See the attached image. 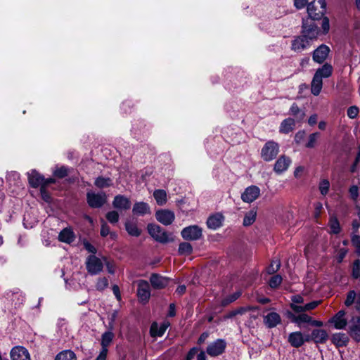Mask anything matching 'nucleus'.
<instances>
[{
  "instance_id": "nucleus-1",
  "label": "nucleus",
  "mask_w": 360,
  "mask_h": 360,
  "mask_svg": "<svg viewBox=\"0 0 360 360\" xmlns=\"http://www.w3.org/2000/svg\"><path fill=\"white\" fill-rule=\"evenodd\" d=\"M147 228L151 237L160 243H167L173 240L167 232L158 225L148 224Z\"/></svg>"
},
{
  "instance_id": "nucleus-2",
  "label": "nucleus",
  "mask_w": 360,
  "mask_h": 360,
  "mask_svg": "<svg viewBox=\"0 0 360 360\" xmlns=\"http://www.w3.org/2000/svg\"><path fill=\"white\" fill-rule=\"evenodd\" d=\"M86 268L91 275H97L100 274L103 269L104 260L94 255H91L86 259Z\"/></svg>"
},
{
  "instance_id": "nucleus-3",
  "label": "nucleus",
  "mask_w": 360,
  "mask_h": 360,
  "mask_svg": "<svg viewBox=\"0 0 360 360\" xmlns=\"http://www.w3.org/2000/svg\"><path fill=\"white\" fill-rule=\"evenodd\" d=\"M279 153V145L274 141H267L261 150V158L266 162L273 160Z\"/></svg>"
},
{
  "instance_id": "nucleus-4",
  "label": "nucleus",
  "mask_w": 360,
  "mask_h": 360,
  "mask_svg": "<svg viewBox=\"0 0 360 360\" xmlns=\"http://www.w3.org/2000/svg\"><path fill=\"white\" fill-rule=\"evenodd\" d=\"M181 235L186 240H197L202 237V231L198 226L193 225L183 229Z\"/></svg>"
},
{
  "instance_id": "nucleus-5",
  "label": "nucleus",
  "mask_w": 360,
  "mask_h": 360,
  "mask_svg": "<svg viewBox=\"0 0 360 360\" xmlns=\"http://www.w3.org/2000/svg\"><path fill=\"white\" fill-rule=\"evenodd\" d=\"M86 200L88 205L91 207L99 208L106 202L107 196L105 193H95L94 192H88Z\"/></svg>"
},
{
  "instance_id": "nucleus-6",
  "label": "nucleus",
  "mask_w": 360,
  "mask_h": 360,
  "mask_svg": "<svg viewBox=\"0 0 360 360\" xmlns=\"http://www.w3.org/2000/svg\"><path fill=\"white\" fill-rule=\"evenodd\" d=\"M226 347V341L223 339H217L207 346L206 352L210 356H217L224 353Z\"/></svg>"
},
{
  "instance_id": "nucleus-7",
  "label": "nucleus",
  "mask_w": 360,
  "mask_h": 360,
  "mask_svg": "<svg viewBox=\"0 0 360 360\" xmlns=\"http://www.w3.org/2000/svg\"><path fill=\"white\" fill-rule=\"evenodd\" d=\"M328 323L333 325L337 330L345 329L349 326V322L346 318V312L344 310L339 311L329 321Z\"/></svg>"
},
{
  "instance_id": "nucleus-8",
  "label": "nucleus",
  "mask_w": 360,
  "mask_h": 360,
  "mask_svg": "<svg viewBox=\"0 0 360 360\" xmlns=\"http://www.w3.org/2000/svg\"><path fill=\"white\" fill-rule=\"evenodd\" d=\"M137 296L142 302H147L150 297V290L149 283L145 280L138 281Z\"/></svg>"
},
{
  "instance_id": "nucleus-9",
  "label": "nucleus",
  "mask_w": 360,
  "mask_h": 360,
  "mask_svg": "<svg viewBox=\"0 0 360 360\" xmlns=\"http://www.w3.org/2000/svg\"><path fill=\"white\" fill-rule=\"evenodd\" d=\"M260 195V189L257 186L247 187L241 194V199L244 202L251 203Z\"/></svg>"
},
{
  "instance_id": "nucleus-10",
  "label": "nucleus",
  "mask_w": 360,
  "mask_h": 360,
  "mask_svg": "<svg viewBox=\"0 0 360 360\" xmlns=\"http://www.w3.org/2000/svg\"><path fill=\"white\" fill-rule=\"evenodd\" d=\"M302 29V36L305 39H307L310 44L311 41L315 40L317 38L319 33L318 27L314 22L309 25L307 22H304Z\"/></svg>"
},
{
  "instance_id": "nucleus-11",
  "label": "nucleus",
  "mask_w": 360,
  "mask_h": 360,
  "mask_svg": "<svg viewBox=\"0 0 360 360\" xmlns=\"http://www.w3.org/2000/svg\"><path fill=\"white\" fill-rule=\"evenodd\" d=\"M348 333L356 341L360 340V315L351 318L349 321Z\"/></svg>"
},
{
  "instance_id": "nucleus-12",
  "label": "nucleus",
  "mask_w": 360,
  "mask_h": 360,
  "mask_svg": "<svg viewBox=\"0 0 360 360\" xmlns=\"http://www.w3.org/2000/svg\"><path fill=\"white\" fill-rule=\"evenodd\" d=\"M155 217L159 222L165 226L171 224L175 218L174 213L169 210H160L157 211Z\"/></svg>"
},
{
  "instance_id": "nucleus-13",
  "label": "nucleus",
  "mask_w": 360,
  "mask_h": 360,
  "mask_svg": "<svg viewBox=\"0 0 360 360\" xmlns=\"http://www.w3.org/2000/svg\"><path fill=\"white\" fill-rule=\"evenodd\" d=\"M317 4L320 5V9L317 13H314V2H311L307 6V13L312 20L321 19L326 11V3L325 0H318Z\"/></svg>"
},
{
  "instance_id": "nucleus-14",
  "label": "nucleus",
  "mask_w": 360,
  "mask_h": 360,
  "mask_svg": "<svg viewBox=\"0 0 360 360\" xmlns=\"http://www.w3.org/2000/svg\"><path fill=\"white\" fill-rule=\"evenodd\" d=\"M330 52V48L325 45L321 44L313 52V60L317 63H322L328 57Z\"/></svg>"
},
{
  "instance_id": "nucleus-15",
  "label": "nucleus",
  "mask_w": 360,
  "mask_h": 360,
  "mask_svg": "<svg viewBox=\"0 0 360 360\" xmlns=\"http://www.w3.org/2000/svg\"><path fill=\"white\" fill-rule=\"evenodd\" d=\"M291 164V160L289 157L281 155L276 161L274 167V171L278 174H282L285 172Z\"/></svg>"
},
{
  "instance_id": "nucleus-16",
  "label": "nucleus",
  "mask_w": 360,
  "mask_h": 360,
  "mask_svg": "<svg viewBox=\"0 0 360 360\" xmlns=\"http://www.w3.org/2000/svg\"><path fill=\"white\" fill-rule=\"evenodd\" d=\"M7 181L10 186L12 193H15L18 190L20 191L21 179L20 174L16 172H11L7 175Z\"/></svg>"
},
{
  "instance_id": "nucleus-17",
  "label": "nucleus",
  "mask_w": 360,
  "mask_h": 360,
  "mask_svg": "<svg viewBox=\"0 0 360 360\" xmlns=\"http://www.w3.org/2000/svg\"><path fill=\"white\" fill-rule=\"evenodd\" d=\"M309 340V338L307 337L304 338L303 334L301 332H293L290 333L288 336V342L294 347H301L305 342Z\"/></svg>"
},
{
  "instance_id": "nucleus-18",
  "label": "nucleus",
  "mask_w": 360,
  "mask_h": 360,
  "mask_svg": "<svg viewBox=\"0 0 360 360\" xmlns=\"http://www.w3.org/2000/svg\"><path fill=\"white\" fill-rule=\"evenodd\" d=\"M169 326V322L166 321L160 325H158L156 322L153 323L150 329V335L152 337H162Z\"/></svg>"
},
{
  "instance_id": "nucleus-19",
  "label": "nucleus",
  "mask_w": 360,
  "mask_h": 360,
  "mask_svg": "<svg viewBox=\"0 0 360 360\" xmlns=\"http://www.w3.org/2000/svg\"><path fill=\"white\" fill-rule=\"evenodd\" d=\"M308 338L316 344H323L328 340V334L323 329H314Z\"/></svg>"
},
{
  "instance_id": "nucleus-20",
  "label": "nucleus",
  "mask_w": 360,
  "mask_h": 360,
  "mask_svg": "<svg viewBox=\"0 0 360 360\" xmlns=\"http://www.w3.org/2000/svg\"><path fill=\"white\" fill-rule=\"evenodd\" d=\"M112 205L118 210H127L130 208L131 202L128 198L122 195H117L114 198Z\"/></svg>"
},
{
  "instance_id": "nucleus-21",
  "label": "nucleus",
  "mask_w": 360,
  "mask_h": 360,
  "mask_svg": "<svg viewBox=\"0 0 360 360\" xmlns=\"http://www.w3.org/2000/svg\"><path fill=\"white\" fill-rule=\"evenodd\" d=\"M150 282L154 288L161 289L167 285L168 279L166 277L159 274H153L150 276Z\"/></svg>"
},
{
  "instance_id": "nucleus-22",
  "label": "nucleus",
  "mask_w": 360,
  "mask_h": 360,
  "mask_svg": "<svg viewBox=\"0 0 360 360\" xmlns=\"http://www.w3.org/2000/svg\"><path fill=\"white\" fill-rule=\"evenodd\" d=\"M309 41L302 35L295 39L292 42V49L300 52L310 46Z\"/></svg>"
},
{
  "instance_id": "nucleus-23",
  "label": "nucleus",
  "mask_w": 360,
  "mask_h": 360,
  "mask_svg": "<svg viewBox=\"0 0 360 360\" xmlns=\"http://www.w3.org/2000/svg\"><path fill=\"white\" fill-rule=\"evenodd\" d=\"M132 212L135 215H145L150 213V206L144 202H136L133 207Z\"/></svg>"
},
{
  "instance_id": "nucleus-24",
  "label": "nucleus",
  "mask_w": 360,
  "mask_h": 360,
  "mask_svg": "<svg viewBox=\"0 0 360 360\" xmlns=\"http://www.w3.org/2000/svg\"><path fill=\"white\" fill-rule=\"evenodd\" d=\"M295 127V120L288 117L282 121L280 125L279 131L283 134H288L292 131Z\"/></svg>"
},
{
  "instance_id": "nucleus-25",
  "label": "nucleus",
  "mask_w": 360,
  "mask_h": 360,
  "mask_svg": "<svg viewBox=\"0 0 360 360\" xmlns=\"http://www.w3.org/2000/svg\"><path fill=\"white\" fill-rule=\"evenodd\" d=\"M75 236L72 231L71 229L65 228L63 230H62L58 236V239L60 241L66 243H71L75 240Z\"/></svg>"
},
{
  "instance_id": "nucleus-26",
  "label": "nucleus",
  "mask_w": 360,
  "mask_h": 360,
  "mask_svg": "<svg viewBox=\"0 0 360 360\" xmlns=\"http://www.w3.org/2000/svg\"><path fill=\"white\" fill-rule=\"evenodd\" d=\"M281 322V317L276 312H271L264 316V323L269 328H274Z\"/></svg>"
},
{
  "instance_id": "nucleus-27",
  "label": "nucleus",
  "mask_w": 360,
  "mask_h": 360,
  "mask_svg": "<svg viewBox=\"0 0 360 360\" xmlns=\"http://www.w3.org/2000/svg\"><path fill=\"white\" fill-rule=\"evenodd\" d=\"M223 219V216L219 214L211 216L207 221V226L211 229L215 230L222 225Z\"/></svg>"
},
{
  "instance_id": "nucleus-28",
  "label": "nucleus",
  "mask_w": 360,
  "mask_h": 360,
  "mask_svg": "<svg viewBox=\"0 0 360 360\" xmlns=\"http://www.w3.org/2000/svg\"><path fill=\"white\" fill-rule=\"evenodd\" d=\"M348 337L345 333H338L333 335L331 338L332 342L336 347H343L348 342Z\"/></svg>"
},
{
  "instance_id": "nucleus-29",
  "label": "nucleus",
  "mask_w": 360,
  "mask_h": 360,
  "mask_svg": "<svg viewBox=\"0 0 360 360\" xmlns=\"http://www.w3.org/2000/svg\"><path fill=\"white\" fill-rule=\"evenodd\" d=\"M323 86L322 79L318 75H314L311 83V92L314 96H318Z\"/></svg>"
},
{
  "instance_id": "nucleus-30",
  "label": "nucleus",
  "mask_w": 360,
  "mask_h": 360,
  "mask_svg": "<svg viewBox=\"0 0 360 360\" xmlns=\"http://www.w3.org/2000/svg\"><path fill=\"white\" fill-rule=\"evenodd\" d=\"M333 72V67L328 63H325L321 68L317 69L315 75H318L321 79L329 77Z\"/></svg>"
},
{
  "instance_id": "nucleus-31",
  "label": "nucleus",
  "mask_w": 360,
  "mask_h": 360,
  "mask_svg": "<svg viewBox=\"0 0 360 360\" xmlns=\"http://www.w3.org/2000/svg\"><path fill=\"white\" fill-rule=\"evenodd\" d=\"M29 183L32 187L41 186L44 182V178L35 171L32 172L31 174H28Z\"/></svg>"
},
{
  "instance_id": "nucleus-32",
  "label": "nucleus",
  "mask_w": 360,
  "mask_h": 360,
  "mask_svg": "<svg viewBox=\"0 0 360 360\" xmlns=\"http://www.w3.org/2000/svg\"><path fill=\"white\" fill-rule=\"evenodd\" d=\"M153 197L158 205L162 206L167 201V194L165 190L157 189L153 192Z\"/></svg>"
},
{
  "instance_id": "nucleus-33",
  "label": "nucleus",
  "mask_w": 360,
  "mask_h": 360,
  "mask_svg": "<svg viewBox=\"0 0 360 360\" xmlns=\"http://www.w3.org/2000/svg\"><path fill=\"white\" fill-rule=\"evenodd\" d=\"M125 229L127 232L131 236L138 237L141 235V231L138 228L137 225L131 221L125 223Z\"/></svg>"
},
{
  "instance_id": "nucleus-34",
  "label": "nucleus",
  "mask_w": 360,
  "mask_h": 360,
  "mask_svg": "<svg viewBox=\"0 0 360 360\" xmlns=\"http://www.w3.org/2000/svg\"><path fill=\"white\" fill-rule=\"evenodd\" d=\"M292 321L298 325L304 323H309L310 322H311V317L307 315V314L301 313L298 315H292Z\"/></svg>"
},
{
  "instance_id": "nucleus-35",
  "label": "nucleus",
  "mask_w": 360,
  "mask_h": 360,
  "mask_svg": "<svg viewBox=\"0 0 360 360\" xmlns=\"http://www.w3.org/2000/svg\"><path fill=\"white\" fill-rule=\"evenodd\" d=\"M55 360H77V357L72 351L64 350L56 355Z\"/></svg>"
},
{
  "instance_id": "nucleus-36",
  "label": "nucleus",
  "mask_w": 360,
  "mask_h": 360,
  "mask_svg": "<svg viewBox=\"0 0 360 360\" xmlns=\"http://www.w3.org/2000/svg\"><path fill=\"white\" fill-rule=\"evenodd\" d=\"M257 217V211L255 210H251L249 212H248L243 219V225L245 226H248L252 225L256 219Z\"/></svg>"
},
{
  "instance_id": "nucleus-37",
  "label": "nucleus",
  "mask_w": 360,
  "mask_h": 360,
  "mask_svg": "<svg viewBox=\"0 0 360 360\" xmlns=\"http://www.w3.org/2000/svg\"><path fill=\"white\" fill-rule=\"evenodd\" d=\"M193 252V247L192 245L187 243V242H183L179 244L178 252L180 255H189Z\"/></svg>"
},
{
  "instance_id": "nucleus-38",
  "label": "nucleus",
  "mask_w": 360,
  "mask_h": 360,
  "mask_svg": "<svg viewBox=\"0 0 360 360\" xmlns=\"http://www.w3.org/2000/svg\"><path fill=\"white\" fill-rule=\"evenodd\" d=\"M10 356L11 360H22V347H13L10 352Z\"/></svg>"
},
{
  "instance_id": "nucleus-39",
  "label": "nucleus",
  "mask_w": 360,
  "mask_h": 360,
  "mask_svg": "<svg viewBox=\"0 0 360 360\" xmlns=\"http://www.w3.org/2000/svg\"><path fill=\"white\" fill-rule=\"evenodd\" d=\"M113 337L114 335L110 331H107L103 334L101 339L102 349H108L107 347L112 342Z\"/></svg>"
},
{
  "instance_id": "nucleus-40",
  "label": "nucleus",
  "mask_w": 360,
  "mask_h": 360,
  "mask_svg": "<svg viewBox=\"0 0 360 360\" xmlns=\"http://www.w3.org/2000/svg\"><path fill=\"white\" fill-rule=\"evenodd\" d=\"M351 275L353 278L358 280L360 283V259L354 261Z\"/></svg>"
},
{
  "instance_id": "nucleus-41",
  "label": "nucleus",
  "mask_w": 360,
  "mask_h": 360,
  "mask_svg": "<svg viewBox=\"0 0 360 360\" xmlns=\"http://www.w3.org/2000/svg\"><path fill=\"white\" fill-rule=\"evenodd\" d=\"M94 184L98 188H103L110 186L112 184V180L110 178L100 176L96 179Z\"/></svg>"
},
{
  "instance_id": "nucleus-42",
  "label": "nucleus",
  "mask_w": 360,
  "mask_h": 360,
  "mask_svg": "<svg viewBox=\"0 0 360 360\" xmlns=\"http://www.w3.org/2000/svg\"><path fill=\"white\" fill-rule=\"evenodd\" d=\"M328 226L330 227V232L333 233L337 234L340 231L339 221L335 217H331L330 219Z\"/></svg>"
},
{
  "instance_id": "nucleus-43",
  "label": "nucleus",
  "mask_w": 360,
  "mask_h": 360,
  "mask_svg": "<svg viewBox=\"0 0 360 360\" xmlns=\"http://www.w3.org/2000/svg\"><path fill=\"white\" fill-rule=\"evenodd\" d=\"M101 235L103 237H105L108 235H110V238L115 239L117 237V235L114 232L110 231V228L108 225L104 221H102V225L101 229Z\"/></svg>"
},
{
  "instance_id": "nucleus-44",
  "label": "nucleus",
  "mask_w": 360,
  "mask_h": 360,
  "mask_svg": "<svg viewBox=\"0 0 360 360\" xmlns=\"http://www.w3.org/2000/svg\"><path fill=\"white\" fill-rule=\"evenodd\" d=\"M320 137V133L314 132L309 136L308 141L306 143V147L313 148L315 147L318 139Z\"/></svg>"
},
{
  "instance_id": "nucleus-45",
  "label": "nucleus",
  "mask_w": 360,
  "mask_h": 360,
  "mask_svg": "<svg viewBox=\"0 0 360 360\" xmlns=\"http://www.w3.org/2000/svg\"><path fill=\"white\" fill-rule=\"evenodd\" d=\"M290 115L293 116L299 115L300 120H302L304 117V112H302L296 103H293L289 110Z\"/></svg>"
},
{
  "instance_id": "nucleus-46",
  "label": "nucleus",
  "mask_w": 360,
  "mask_h": 360,
  "mask_svg": "<svg viewBox=\"0 0 360 360\" xmlns=\"http://www.w3.org/2000/svg\"><path fill=\"white\" fill-rule=\"evenodd\" d=\"M108 280L105 277L98 278L96 283V288L99 291L105 290L108 286Z\"/></svg>"
},
{
  "instance_id": "nucleus-47",
  "label": "nucleus",
  "mask_w": 360,
  "mask_h": 360,
  "mask_svg": "<svg viewBox=\"0 0 360 360\" xmlns=\"http://www.w3.org/2000/svg\"><path fill=\"white\" fill-rule=\"evenodd\" d=\"M356 298V293L355 290H349L347 295V297L345 301V306L350 307L351 305H352L355 302Z\"/></svg>"
},
{
  "instance_id": "nucleus-48",
  "label": "nucleus",
  "mask_w": 360,
  "mask_h": 360,
  "mask_svg": "<svg viewBox=\"0 0 360 360\" xmlns=\"http://www.w3.org/2000/svg\"><path fill=\"white\" fill-rule=\"evenodd\" d=\"M319 191L323 195H326L330 188V182L327 179H323L319 183Z\"/></svg>"
},
{
  "instance_id": "nucleus-49",
  "label": "nucleus",
  "mask_w": 360,
  "mask_h": 360,
  "mask_svg": "<svg viewBox=\"0 0 360 360\" xmlns=\"http://www.w3.org/2000/svg\"><path fill=\"white\" fill-rule=\"evenodd\" d=\"M69 169L65 166H62L60 167L56 168L53 174L58 178H63L66 176L68 174Z\"/></svg>"
},
{
  "instance_id": "nucleus-50",
  "label": "nucleus",
  "mask_w": 360,
  "mask_h": 360,
  "mask_svg": "<svg viewBox=\"0 0 360 360\" xmlns=\"http://www.w3.org/2000/svg\"><path fill=\"white\" fill-rule=\"evenodd\" d=\"M119 214L117 211H110L106 214L107 220L111 224H116L119 221Z\"/></svg>"
},
{
  "instance_id": "nucleus-51",
  "label": "nucleus",
  "mask_w": 360,
  "mask_h": 360,
  "mask_svg": "<svg viewBox=\"0 0 360 360\" xmlns=\"http://www.w3.org/2000/svg\"><path fill=\"white\" fill-rule=\"evenodd\" d=\"M282 280L281 276L277 274L270 278L269 284L271 288H276L281 283Z\"/></svg>"
},
{
  "instance_id": "nucleus-52",
  "label": "nucleus",
  "mask_w": 360,
  "mask_h": 360,
  "mask_svg": "<svg viewBox=\"0 0 360 360\" xmlns=\"http://www.w3.org/2000/svg\"><path fill=\"white\" fill-rule=\"evenodd\" d=\"M359 109L356 105H352L347 109V115L350 119H354L358 116Z\"/></svg>"
},
{
  "instance_id": "nucleus-53",
  "label": "nucleus",
  "mask_w": 360,
  "mask_h": 360,
  "mask_svg": "<svg viewBox=\"0 0 360 360\" xmlns=\"http://www.w3.org/2000/svg\"><path fill=\"white\" fill-rule=\"evenodd\" d=\"M352 243L356 248V254L360 255V236L354 234L352 236Z\"/></svg>"
},
{
  "instance_id": "nucleus-54",
  "label": "nucleus",
  "mask_w": 360,
  "mask_h": 360,
  "mask_svg": "<svg viewBox=\"0 0 360 360\" xmlns=\"http://www.w3.org/2000/svg\"><path fill=\"white\" fill-rule=\"evenodd\" d=\"M281 263L279 261H273L271 265L267 268V273L269 274H273L279 269Z\"/></svg>"
},
{
  "instance_id": "nucleus-55",
  "label": "nucleus",
  "mask_w": 360,
  "mask_h": 360,
  "mask_svg": "<svg viewBox=\"0 0 360 360\" xmlns=\"http://www.w3.org/2000/svg\"><path fill=\"white\" fill-rule=\"evenodd\" d=\"M349 193L350 195V197L354 200H356L358 196H359V188L357 186H352L349 188Z\"/></svg>"
},
{
  "instance_id": "nucleus-56",
  "label": "nucleus",
  "mask_w": 360,
  "mask_h": 360,
  "mask_svg": "<svg viewBox=\"0 0 360 360\" xmlns=\"http://www.w3.org/2000/svg\"><path fill=\"white\" fill-rule=\"evenodd\" d=\"M103 260L108 273L110 274H114L115 271V264L112 262L108 261L105 257H103Z\"/></svg>"
},
{
  "instance_id": "nucleus-57",
  "label": "nucleus",
  "mask_w": 360,
  "mask_h": 360,
  "mask_svg": "<svg viewBox=\"0 0 360 360\" xmlns=\"http://www.w3.org/2000/svg\"><path fill=\"white\" fill-rule=\"evenodd\" d=\"M240 295H241L240 292H234L233 295H231L229 297H228L224 301V304H229L231 302H234L235 300H236L240 296Z\"/></svg>"
},
{
  "instance_id": "nucleus-58",
  "label": "nucleus",
  "mask_w": 360,
  "mask_h": 360,
  "mask_svg": "<svg viewBox=\"0 0 360 360\" xmlns=\"http://www.w3.org/2000/svg\"><path fill=\"white\" fill-rule=\"evenodd\" d=\"M347 252H348L347 248H340V250H338V255H337L338 262H341L343 260V259L345 258V257L346 256V255L347 254Z\"/></svg>"
},
{
  "instance_id": "nucleus-59",
  "label": "nucleus",
  "mask_w": 360,
  "mask_h": 360,
  "mask_svg": "<svg viewBox=\"0 0 360 360\" xmlns=\"http://www.w3.org/2000/svg\"><path fill=\"white\" fill-rule=\"evenodd\" d=\"M83 245H84V248L89 252H91L95 255V254L96 253V249L94 245H92L89 242H88L86 240L84 241Z\"/></svg>"
},
{
  "instance_id": "nucleus-60",
  "label": "nucleus",
  "mask_w": 360,
  "mask_h": 360,
  "mask_svg": "<svg viewBox=\"0 0 360 360\" xmlns=\"http://www.w3.org/2000/svg\"><path fill=\"white\" fill-rule=\"evenodd\" d=\"M320 303H321V301H312L309 303L304 304V308H305L306 311H310V310L315 309L316 307H318Z\"/></svg>"
},
{
  "instance_id": "nucleus-61",
  "label": "nucleus",
  "mask_w": 360,
  "mask_h": 360,
  "mask_svg": "<svg viewBox=\"0 0 360 360\" xmlns=\"http://www.w3.org/2000/svg\"><path fill=\"white\" fill-rule=\"evenodd\" d=\"M40 191H41V195L42 199L45 202H50V200H51V195L46 191V188H44V186L41 187Z\"/></svg>"
},
{
  "instance_id": "nucleus-62",
  "label": "nucleus",
  "mask_w": 360,
  "mask_h": 360,
  "mask_svg": "<svg viewBox=\"0 0 360 360\" xmlns=\"http://www.w3.org/2000/svg\"><path fill=\"white\" fill-rule=\"evenodd\" d=\"M305 137L304 131H299L295 136V141L297 143H300Z\"/></svg>"
},
{
  "instance_id": "nucleus-63",
  "label": "nucleus",
  "mask_w": 360,
  "mask_h": 360,
  "mask_svg": "<svg viewBox=\"0 0 360 360\" xmlns=\"http://www.w3.org/2000/svg\"><path fill=\"white\" fill-rule=\"evenodd\" d=\"M322 29L324 33H327L330 29L329 20L327 17L323 18Z\"/></svg>"
},
{
  "instance_id": "nucleus-64",
  "label": "nucleus",
  "mask_w": 360,
  "mask_h": 360,
  "mask_svg": "<svg viewBox=\"0 0 360 360\" xmlns=\"http://www.w3.org/2000/svg\"><path fill=\"white\" fill-rule=\"evenodd\" d=\"M290 307L296 313L301 314L303 311H306V309L304 308V306H300V305H297L295 304H291Z\"/></svg>"
}]
</instances>
